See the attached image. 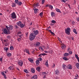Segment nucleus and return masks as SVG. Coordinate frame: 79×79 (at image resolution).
<instances>
[{"label":"nucleus","mask_w":79,"mask_h":79,"mask_svg":"<svg viewBox=\"0 0 79 79\" xmlns=\"http://www.w3.org/2000/svg\"><path fill=\"white\" fill-rule=\"evenodd\" d=\"M40 62H39V60H37L36 61V64L37 66H38L39 64V63Z\"/></svg>","instance_id":"f3484780"},{"label":"nucleus","mask_w":79,"mask_h":79,"mask_svg":"<svg viewBox=\"0 0 79 79\" xmlns=\"http://www.w3.org/2000/svg\"><path fill=\"white\" fill-rule=\"evenodd\" d=\"M75 58H79V57H78V56H77V55H76V54H75Z\"/></svg>","instance_id":"49530a36"},{"label":"nucleus","mask_w":79,"mask_h":79,"mask_svg":"<svg viewBox=\"0 0 79 79\" xmlns=\"http://www.w3.org/2000/svg\"><path fill=\"white\" fill-rule=\"evenodd\" d=\"M68 69H72V66H71V65H68Z\"/></svg>","instance_id":"2eb2a0df"},{"label":"nucleus","mask_w":79,"mask_h":79,"mask_svg":"<svg viewBox=\"0 0 79 79\" xmlns=\"http://www.w3.org/2000/svg\"><path fill=\"white\" fill-rule=\"evenodd\" d=\"M39 59L40 60V61H42V58H41V57H40L39 58Z\"/></svg>","instance_id":"a18cd8bd"},{"label":"nucleus","mask_w":79,"mask_h":79,"mask_svg":"<svg viewBox=\"0 0 79 79\" xmlns=\"http://www.w3.org/2000/svg\"><path fill=\"white\" fill-rule=\"evenodd\" d=\"M1 74H2V75H3V76H5L6 75L5 74V73H4L2 72L1 73Z\"/></svg>","instance_id":"37998d69"},{"label":"nucleus","mask_w":79,"mask_h":79,"mask_svg":"<svg viewBox=\"0 0 79 79\" xmlns=\"http://www.w3.org/2000/svg\"><path fill=\"white\" fill-rule=\"evenodd\" d=\"M52 23H56V21H55L54 20H53L52 21Z\"/></svg>","instance_id":"79ce46f5"},{"label":"nucleus","mask_w":79,"mask_h":79,"mask_svg":"<svg viewBox=\"0 0 79 79\" xmlns=\"http://www.w3.org/2000/svg\"><path fill=\"white\" fill-rule=\"evenodd\" d=\"M63 59L64 60H65V61H67V60H68V58L65 57H63Z\"/></svg>","instance_id":"4be33fe9"},{"label":"nucleus","mask_w":79,"mask_h":79,"mask_svg":"<svg viewBox=\"0 0 79 79\" xmlns=\"http://www.w3.org/2000/svg\"><path fill=\"white\" fill-rule=\"evenodd\" d=\"M12 7H15L16 6V4L15 3H12Z\"/></svg>","instance_id":"c85d7f7f"},{"label":"nucleus","mask_w":79,"mask_h":79,"mask_svg":"<svg viewBox=\"0 0 79 79\" xmlns=\"http://www.w3.org/2000/svg\"><path fill=\"white\" fill-rule=\"evenodd\" d=\"M43 15V12H42L40 13V16H42Z\"/></svg>","instance_id":"ea45409f"},{"label":"nucleus","mask_w":79,"mask_h":79,"mask_svg":"<svg viewBox=\"0 0 79 79\" xmlns=\"http://www.w3.org/2000/svg\"><path fill=\"white\" fill-rule=\"evenodd\" d=\"M62 2H64V3H66V1L64 0H62Z\"/></svg>","instance_id":"4d7b16f0"},{"label":"nucleus","mask_w":79,"mask_h":79,"mask_svg":"<svg viewBox=\"0 0 79 79\" xmlns=\"http://www.w3.org/2000/svg\"><path fill=\"white\" fill-rule=\"evenodd\" d=\"M68 52L70 54V55H71V54H72V51H69Z\"/></svg>","instance_id":"864d4df0"},{"label":"nucleus","mask_w":79,"mask_h":79,"mask_svg":"<svg viewBox=\"0 0 79 79\" xmlns=\"http://www.w3.org/2000/svg\"><path fill=\"white\" fill-rule=\"evenodd\" d=\"M40 68L38 67H37V68L36 69V70L38 71H39H39H40Z\"/></svg>","instance_id":"c756f323"},{"label":"nucleus","mask_w":79,"mask_h":79,"mask_svg":"<svg viewBox=\"0 0 79 79\" xmlns=\"http://www.w3.org/2000/svg\"><path fill=\"white\" fill-rule=\"evenodd\" d=\"M36 36V35H35L34 33H32L30 35L29 39L31 41H32V40L35 39Z\"/></svg>","instance_id":"f257e3e1"},{"label":"nucleus","mask_w":79,"mask_h":79,"mask_svg":"<svg viewBox=\"0 0 79 79\" xmlns=\"http://www.w3.org/2000/svg\"><path fill=\"white\" fill-rule=\"evenodd\" d=\"M58 39L59 40V41H60V42H61V40H60V38H59V37H58Z\"/></svg>","instance_id":"680f3d73"},{"label":"nucleus","mask_w":79,"mask_h":79,"mask_svg":"<svg viewBox=\"0 0 79 79\" xmlns=\"http://www.w3.org/2000/svg\"><path fill=\"white\" fill-rule=\"evenodd\" d=\"M23 35H19L20 37H21V38H22L23 37Z\"/></svg>","instance_id":"13d9d810"},{"label":"nucleus","mask_w":79,"mask_h":79,"mask_svg":"<svg viewBox=\"0 0 79 79\" xmlns=\"http://www.w3.org/2000/svg\"><path fill=\"white\" fill-rule=\"evenodd\" d=\"M73 32L76 34H77V31H76V30L75 29H73Z\"/></svg>","instance_id":"b1692460"},{"label":"nucleus","mask_w":79,"mask_h":79,"mask_svg":"<svg viewBox=\"0 0 79 79\" xmlns=\"http://www.w3.org/2000/svg\"><path fill=\"white\" fill-rule=\"evenodd\" d=\"M56 11L57 12H59V13H61V11H60V10L59 9H56Z\"/></svg>","instance_id":"473e14b6"},{"label":"nucleus","mask_w":79,"mask_h":79,"mask_svg":"<svg viewBox=\"0 0 79 79\" xmlns=\"http://www.w3.org/2000/svg\"><path fill=\"white\" fill-rule=\"evenodd\" d=\"M18 34H21V32L19 31V32H18Z\"/></svg>","instance_id":"69168bd1"},{"label":"nucleus","mask_w":79,"mask_h":79,"mask_svg":"<svg viewBox=\"0 0 79 79\" xmlns=\"http://www.w3.org/2000/svg\"><path fill=\"white\" fill-rule=\"evenodd\" d=\"M55 64H53V66H52V67L54 68V67H55Z\"/></svg>","instance_id":"5fc2aeb1"},{"label":"nucleus","mask_w":79,"mask_h":79,"mask_svg":"<svg viewBox=\"0 0 79 79\" xmlns=\"http://www.w3.org/2000/svg\"><path fill=\"white\" fill-rule=\"evenodd\" d=\"M9 69L10 70H12V69H13V67L12 66H10V67H9Z\"/></svg>","instance_id":"2f4dec72"},{"label":"nucleus","mask_w":79,"mask_h":79,"mask_svg":"<svg viewBox=\"0 0 79 79\" xmlns=\"http://www.w3.org/2000/svg\"><path fill=\"white\" fill-rule=\"evenodd\" d=\"M65 66H66V65L64 64V65H63V69H64L65 68Z\"/></svg>","instance_id":"8fccbe9b"},{"label":"nucleus","mask_w":79,"mask_h":79,"mask_svg":"<svg viewBox=\"0 0 79 79\" xmlns=\"http://www.w3.org/2000/svg\"><path fill=\"white\" fill-rule=\"evenodd\" d=\"M31 71L32 73H35V69L34 68H32L31 69Z\"/></svg>","instance_id":"4468645a"},{"label":"nucleus","mask_w":79,"mask_h":79,"mask_svg":"<svg viewBox=\"0 0 79 79\" xmlns=\"http://www.w3.org/2000/svg\"><path fill=\"white\" fill-rule=\"evenodd\" d=\"M76 66L78 69H79V63H77L76 64Z\"/></svg>","instance_id":"6ab92c4d"},{"label":"nucleus","mask_w":79,"mask_h":79,"mask_svg":"<svg viewBox=\"0 0 79 79\" xmlns=\"http://www.w3.org/2000/svg\"><path fill=\"white\" fill-rule=\"evenodd\" d=\"M38 10H39L38 9H34L35 13H37V11H38Z\"/></svg>","instance_id":"bb28decb"},{"label":"nucleus","mask_w":79,"mask_h":79,"mask_svg":"<svg viewBox=\"0 0 79 79\" xmlns=\"http://www.w3.org/2000/svg\"><path fill=\"white\" fill-rule=\"evenodd\" d=\"M25 51H26V53H27L28 54H29V55H30V53H29V50L26 49L24 51L25 52Z\"/></svg>","instance_id":"412c9836"},{"label":"nucleus","mask_w":79,"mask_h":79,"mask_svg":"<svg viewBox=\"0 0 79 79\" xmlns=\"http://www.w3.org/2000/svg\"><path fill=\"white\" fill-rule=\"evenodd\" d=\"M44 52H45V53H48V52L52 53L51 52H50V51H45Z\"/></svg>","instance_id":"58836bf2"},{"label":"nucleus","mask_w":79,"mask_h":79,"mask_svg":"<svg viewBox=\"0 0 79 79\" xmlns=\"http://www.w3.org/2000/svg\"><path fill=\"white\" fill-rule=\"evenodd\" d=\"M71 50V48H69L67 49V52H68L70 51Z\"/></svg>","instance_id":"a19ab883"},{"label":"nucleus","mask_w":79,"mask_h":79,"mask_svg":"<svg viewBox=\"0 0 79 79\" xmlns=\"http://www.w3.org/2000/svg\"><path fill=\"white\" fill-rule=\"evenodd\" d=\"M11 17L12 19H15V18H16V14H15V12H13L11 14Z\"/></svg>","instance_id":"7ed1b4c3"},{"label":"nucleus","mask_w":79,"mask_h":79,"mask_svg":"<svg viewBox=\"0 0 79 79\" xmlns=\"http://www.w3.org/2000/svg\"><path fill=\"white\" fill-rule=\"evenodd\" d=\"M42 74L44 77H43V78H45V77L46 76H47V73H46V72H43L42 73Z\"/></svg>","instance_id":"0eeeda50"},{"label":"nucleus","mask_w":79,"mask_h":79,"mask_svg":"<svg viewBox=\"0 0 79 79\" xmlns=\"http://www.w3.org/2000/svg\"><path fill=\"white\" fill-rule=\"evenodd\" d=\"M21 24H22V23L21 21H19L17 23V25H18L19 26H20Z\"/></svg>","instance_id":"ddd939ff"},{"label":"nucleus","mask_w":79,"mask_h":79,"mask_svg":"<svg viewBox=\"0 0 79 79\" xmlns=\"http://www.w3.org/2000/svg\"><path fill=\"white\" fill-rule=\"evenodd\" d=\"M17 40H18L19 42L21 40V38H18L17 39Z\"/></svg>","instance_id":"603ef678"},{"label":"nucleus","mask_w":79,"mask_h":79,"mask_svg":"<svg viewBox=\"0 0 79 79\" xmlns=\"http://www.w3.org/2000/svg\"><path fill=\"white\" fill-rule=\"evenodd\" d=\"M22 4V2H18L17 3V5H21Z\"/></svg>","instance_id":"a878e982"},{"label":"nucleus","mask_w":79,"mask_h":79,"mask_svg":"<svg viewBox=\"0 0 79 79\" xmlns=\"http://www.w3.org/2000/svg\"><path fill=\"white\" fill-rule=\"evenodd\" d=\"M62 46L61 47V48L63 49V50H64L65 48H66V45H64V44H62Z\"/></svg>","instance_id":"9b49d317"},{"label":"nucleus","mask_w":79,"mask_h":79,"mask_svg":"<svg viewBox=\"0 0 79 79\" xmlns=\"http://www.w3.org/2000/svg\"><path fill=\"white\" fill-rule=\"evenodd\" d=\"M18 64L20 66H22L23 64V62L22 60H20V61L18 62Z\"/></svg>","instance_id":"423d86ee"},{"label":"nucleus","mask_w":79,"mask_h":79,"mask_svg":"<svg viewBox=\"0 0 79 79\" xmlns=\"http://www.w3.org/2000/svg\"><path fill=\"white\" fill-rule=\"evenodd\" d=\"M69 54L67 53H65L64 54V56H69Z\"/></svg>","instance_id":"dca6fc26"},{"label":"nucleus","mask_w":79,"mask_h":79,"mask_svg":"<svg viewBox=\"0 0 79 79\" xmlns=\"http://www.w3.org/2000/svg\"><path fill=\"white\" fill-rule=\"evenodd\" d=\"M4 77L5 78V79H6V75H4Z\"/></svg>","instance_id":"052dcab7"},{"label":"nucleus","mask_w":79,"mask_h":79,"mask_svg":"<svg viewBox=\"0 0 79 79\" xmlns=\"http://www.w3.org/2000/svg\"><path fill=\"white\" fill-rule=\"evenodd\" d=\"M55 13L53 12H52L51 13V15L52 16H55Z\"/></svg>","instance_id":"72a5a7b5"},{"label":"nucleus","mask_w":79,"mask_h":79,"mask_svg":"<svg viewBox=\"0 0 79 79\" xmlns=\"http://www.w3.org/2000/svg\"><path fill=\"white\" fill-rule=\"evenodd\" d=\"M14 49V48H13V46H11L10 48V50H13Z\"/></svg>","instance_id":"c9c22d12"},{"label":"nucleus","mask_w":79,"mask_h":79,"mask_svg":"<svg viewBox=\"0 0 79 79\" xmlns=\"http://www.w3.org/2000/svg\"><path fill=\"white\" fill-rule=\"evenodd\" d=\"M42 55H43V56H45V55H46V54L45 53H44L43 54H41Z\"/></svg>","instance_id":"6e6d98bb"},{"label":"nucleus","mask_w":79,"mask_h":79,"mask_svg":"<svg viewBox=\"0 0 79 79\" xmlns=\"http://www.w3.org/2000/svg\"><path fill=\"white\" fill-rule=\"evenodd\" d=\"M24 26H25V24L24 25V24H22V23L20 25V26L21 27H24Z\"/></svg>","instance_id":"cd10ccee"},{"label":"nucleus","mask_w":79,"mask_h":79,"mask_svg":"<svg viewBox=\"0 0 79 79\" xmlns=\"http://www.w3.org/2000/svg\"><path fill=\"white\" fill-rule=\"evenodd\" d=\"M15 29H18L19 28V27H18V26H17V25H15Z\"/></svg>","instance_id":"e433bc0d"},{"label":"nucleus","mask_w":79,"mask_h":79,"mask_svg":"<svg viewBox=\"0 0 79 79\" xmlns=\"http://www.w3.org/2000/svg\"><path fill=\"white\" fill-rule=\"evenodd\" d=\"M33 33L34 34H35V35H37V34H39V31L37 30L34 31H33Z\"/></svg>","instance_id":"1a4fd4ad"},{"label":"nucleus","mask_w":79,"mask_h":79,"mask_svg":"<svg viewBox=\"0 0 79 79\" xmlns=\"http://www.w3.org/2000/svg\"><path fill=\"white\" fill-rule=\"evenodd\" d=\"M8 43H6L5 44V46H6V47H7V46H8Z\"/></svg>","instance_id":"09e8293b"},{"label":"nucleus","mask_w":79,"mask_h":79,"mask_svg":"<svg viewBox=\"0 0 79 79\" xmlns=\"http://www.w3.org/2000/svg\"><path fill=\"white\" fill-rule=\"evenodd\" d=\"M59 73H60V72H59V71H58V70L57 69L56 70V71L55 74H57V75H58V74H59Z\"/></svg>","instance_id":"aec40b11"},{"label":"nucleus","mask_w":79,"mask_h":79,"mask_svg":"<svg viewBox=\"0 0 79 79\" xmlns=\"http://www.w3.org/2000/svg\"><path fill=\"white\" fill-rule=\"evenodd\" d=\"M39 3L38 2H37V3H35L33 5V7H34V8H35V6H39Z\"/></svg>","instance_id":"9d476101"},{"label":"nucleus","mask_w":79,"mask_h":79,"mask_svg":"<svg viewBox=\"0 0 79 79\" xmlns=\"http://www.w3.org/2000/svg\"><path fill=\"white\" fill-rule=\"evenodd\" d=\"M45 65L47 67L48 66V60H47L46 62Z\"/></svg>","instance_id":"7c9ffc66"},{"label":"nucleus","mask_w":79,"mask_h":79,"mask_svg":"<svg viewBox=\"0 0 79 79\" xmlns=\"http://www.w3.org/2000/svg\"><path fill=\"white\" fill-rule=\"evenodd\" d=\"M0 61L2 62L3 61V60H2V58H0Z\"/></svg>","instance_id":"bf43d9fd"},{"label":"nucleus","mask_w":79,"mask_h":79,"mask_svg":"<svg viewBox=\"0 0 79 79\" xmlns=\"http://www.w3.org/2000/svg\"><path fill=\"white\" fill-rule=\"evenodd\" d=\"M15 3H17V4H18V2H19L18 1V0H15Z\"/></svg>","instance_id":"c03bdc74"},{"label":"nucleus","mask_w":79,"mask_h":79,"mask_svg":"<svg viewBox=\"0 0 79 79\" xmlns=\"http://www.w3.org/2000/svg\"><path fill=\"white\" fill-rule=\"evenodd\" d=\"M3 31L5 34H10V31H7L6 28H4Z\"/></svg>","instance_id":"20e7f679"},{"label":"nucleus","mask_w":79,"mask_h":79,"mask_svg":"<svg viewBox=\"0 0 79 79\" xmlns=\"http://www.w3.org/2000/svg\"><path fill=\"white\" fill-rule=\"evenodd\" d=\"M39 49L41 51H44V49H43V48L42 47H39Z\"/></svg>","instance_id":"5701e85b"},{"label":"nucleus","mask_w":79,"mask_h":79,"mask_svg":"<svg viewBox=\"0 0 79 79\" xmlns=\"http://www.w3.org/2000/svg\"><path fill=\"white\" fill-rule=\"evenodd\" d=\"M24 71L25 72V73H28V71H27V70L26 69H24Z\"/></svg>","instance_id":"4c0bfd02"},{"label":"nucleus","mask_w":79,"mask_h":79,"mask_svg":"<svg viewBox=\"0 0 79 79\" xmlns=\"http://www.w3.org/2000/svg\"><path fill=\"white\" fill-rule=\"evenodd\" d=\"M11 55V54L10 53H7V56H10Z\"/></svg>","instance_id":"393cba45"},{"label":"nucleus","mask_w":79,"mask_h":79,"mask_svg":"<svg viewBox=\"0 0 79 79\" xmlns=\"http://www.w3.org/2000/svg\"><path fill=\"white\" fill-rule=\"evenodd\" d=\"M28 60L31 63H34V60L32 59L31 58H29L28 59Z\"/></svg>","instance_id":"f8f14e48"},{"label":"nucleus","mask_w":79,"mask_h":79,"mask_svg":"<svg viewBox=\"0 0 79 79\" xmlns=\"http://www.w3.org/2000/svg\"><path fill=\"white\" fill-rule=\"evenodd\" d=\"M44 2H45V0H42V4H44Z\"/></svg>","instance_id":"de8ad7c7"},{"label":"nucleus","mask_w":79,"mask_h":79,"mask_svg":"<svg viewBox=\"0 0 79 79\" xmlns=\"http://www.w3.org/2000/svg\"><path fill=\"white\" fill-rule=\"evenodd\" d=\"M31 79H37V76L36 75H34L33 77H32Z\"/></svg>","instance_id":"6e6552de"},{"label":"nucleus","mask_w":79,"mask_h":79,"mask_svg":"<svg viewBox=\"0 0 79 79\" xmlns=\"http://www.w3.org/2000/svg\"><path fill=\"white\" fill-rule=\"evenodd\" d=\"M6 48V51H7V50H8V48Z\"/></svg>","instance_id":"e2e57ef3"},{"label":"nucleus","mask_w":79,"mask_h":79,"mask_svg":"<svg viewBox=\"0 0 79 79\" xmlns=\"http://www.w3.org/2000/svg\"><path fill=\"white\" fill-rule=\"evenodd\" d=\"M71 29L69 27H68L67 28V29L65 30V33L68 35H69L70 34V30Z\"/></svg>","instance_id":"f03ea898"},{"label":"nucleus","mask_w":79,"mask_h":79,"mask_svg":"<svg viewBox=\"0 0 79 79\" xmlns=\"http://www.w3.org/2000/svg\"><path fill=\"white\" fill-rule=\"evenodd\" d=\"M77 61H78V62L79 63V58L78 57V58H77Z\"/></svg>","instance_id":"338daca9"},{"label":"nucleus","mask_w":79,"mask_h":79,"mask_svg":"<svg viewBox=\"0 0 79 79\" xmlns=\"http://www.w3.org/2000/svg\"><path fill=\"white\" fill-rule=\"evenodd\" d=\"M59 79V77H56V79Z\"/></svg>","instance_id":"774afa93"},{"label":"nucleus","mask_w":79,"mask_h":79,"mask_svg":"<svg viewBox=\"0 0 79 79\" xmlns=\"http://www.w3.org/2000/svg\"><path fill=\"white\" fill-rule=\"evenodd\" d=\"M6 28L8 30H12L13 29V27L12 25L9 26V27L6 26Z\"/></svg>","instance_id":"39448f33"},{"label":"nucleus","mask_w":79,"mask_h":79,"mask_svg":"<svg viewBox=\"0 0 79 79\" xmlns=\"http://www.w3.org/2000/svg\"><path fill=\"white\" fill-rule=\"evenodd\" d=\"M51 34H52L53 35H55V33H53V32H52H52H51Z\"/></svg>","instance_id":"3c124183"},{"label":"nucleus","mask_w":79,"mask_h":79,"mask_svg":"<svg viewBox=\"0 0 79 79\" xmlns=\"http://www.w3.org/2000/svg\"><path fill=\"white\" fill-rule=\"evenodd\" d=\"M49 8H51V9H53V6L51 5H49Z\"/></svg>","instance_id":"f704fd0d"},{"label":"nucleus","mask_w":79,"mask_h":79,"mask_svg":"<svg viewBox=\"0 0 79 79\" xmlns=\"http://www.w3.org/2000/svg\"><path fill=\"white\" fill-rule=\"evenodd\" d=\"M40 43L39 42H37L36 44V45L37 47H39L40 46Z\"/></svg>","instance_id":"a211bd4d"},{"label":"nucleus","mask_w":79,"mask_h":79,"mask_svg":"<svg viewBox=\"0 0 79 79\" xmlns=\"http://www.w3.org/2000/svg\"><path fill=\"white\" fill-rule=\"evenodd\" d=\"M77 20L78 21H79V17H78L77 19Z\"/></svg>","instance_id":"0e129e2a"}]
</instances>
